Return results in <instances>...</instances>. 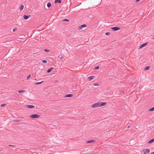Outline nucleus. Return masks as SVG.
Returning <instances> with one entry per match:
<instances>
[{"mask_svg":"<svg viewBox=\"0 0 154 154\" xmlns=\"http://www.w3.org/2000/svg\"><path fill=\"white\" fill-rule=\"evenodd\" d=\"M150 149L148 148L143 149L141 152L142 154H146L150 151Z\"/></svg>","mask_w":154,"mask_h":154,"instance_id":"obj_1","label":"nucleus"},{"mask_svg":"<svg viewBox=\"0 0 154 154\" xmlns=\"http://www.w3.org/2000/svg\"><path fill=\"white\" fill-rule=\"evenodd\" d=\"M100 102L95 103L92 105L91 107L95 108L97 107H100Z\"/></svg>","mask_w":154,"mask_h":154,"instance_id":"obj_2","label":"nucleus"},{"mask_svg":"<svg viewBox=\"0 0 154 154\" xmlns=\"http://www.w3.org/2000/svg\"><path fill=\"white\" fill-rule=\"evenodd\" d=\"M39 116L38 114H33L30 116V117L32 118H38L39 117Z\"/></svg>","mask_w":154,"mask_h":154,"instance_id":"obj_3","label":"nucleus"},{"mask_svg":"<svg viewBox=\"0 0 154 154\" xmlns=\"http://www.w3.org/2000/svg\"><path fill=\"white\" fill-rule=\"evenodd\" d=\"M111 29L114 31H116L120 29V28L118 27H111Z\"/></svg>","mask_w":154,"mask_h":154,"instance_id":"obj_4","label":"nucleus"},{"mask_svg":"<svg viewBox=\"0 0 154 154\" xmlns=\"http://www.w3.org/2000/svg\"><path fill=\"white\" fill-rule=\"evenodd\" d=\"M148 42H146L145 43H144L141 45H140V46L139 47V49L142 48H143V47L146 46L148 44Z\"/></svg>","mask_w":154,"mask_h":154,"instance_id":"obj_5","label":"nucleus"},{"mask_svg":"<svg viewBox=\"0 0 154 154\" xmlns=\"http://www.w3.org/2000/svg\"><path fill=\"white\" fill-rule=\"evenodd\" d=\"M87 26V25H86L85 24H84L82 25H81L79 27V29H82L83 28L86 27Z\"/></svg>","mask_w":154,"mask_h":154,"instance_id":"obj_6","label":"nucleus"},{"mask_svg":"<svg viewBox=\"0 0 154 154\" xmlns=\"http://www.w3.org/2000/svg\"><path fill=\"white\" fill-rule=\"evenodd\" d=\"M26 107L28 108H33L35 107V106L32 105H26Z\"/></svg>","mask_w":154,"mask_h":154,"instance_id":"obj_7","label":"nucleus"},{"mask_svg":"<svg viewBox=\"0 0 154 154\" xmlns=\"http://www.w3.org/2000/svg\"><path fill=\"white\" fill-rule=\"evenodd\" d=\"M30 16V15H24L23 16V18L25 20H27L29 18Z\"/></svg>","mask_w":154,"mask_h":154,"instance_id":"obj_8","label":"nucleus"},{"mask_svg":"<svg viewBox=\"0 0 154 154\" xmlns=\"http://www.w3.org/2000/svg\"><path fill=\"white\" fill-rule=\"evenodd\" d=\"M73 96V95L72 94H69L66 95L64 97H71Z\"/></svg>","mask_w":154,"mask_h":154,"instance_id":"obj_9","label":"nucleus"},{"mask_svg":"<svg viewBox=\"0 0 154 154\" xmlns=\"http://www.w3.org/2000/svg\"><path fill=\"white\" fill-rule=\"evenodd\" d=\"M100 107L101 106H104L106 104V102H101H101H100Z\"/></svg>","mask_w":154,"mask_h":154,"instance_id":"obj_10","label":"nucleus"},{"mask_svg":"<svg viewBox=\"0 0 154 154\" xmlns=\"http://www.w3.org/2000/svg\"><path fill=\"white\" fill-rule=\"evenodd\" d=\"M95 140H92L87 141L86 142V143H91L95 142Z\"/></svg>","mask_w":154,"mask_h":154,"instance_id":"obj_11","label":"nucleus"},{"mask_svg":"<svg viewBox=\"0 0 154 154\" xmlns=\"http://www.w3.org/2000/svg\"><path fill=\"white\" fill-rule=\"evenodd\" d=\"M54 69V68L53 67H51L49 69H48L47 71V72L48 73H49L53 69Z\"/></svg>","mask_w":154,"mask_h":154,"instance_id":"obj_12","label":"nucleus"},{"mask_svg":"<svg viewBox=\"0 0 154 154\" xmlns=\"http://www.w3.org/2000/svg\"><path fill=\"white\" fill-rule=\"evenodd\" d=\"M24 8V6L23 5H21L20 7V11H22Z\"/></svg>","mask_w":154,"mask_h":154,"instance_id":"obj_13","label":"nucleus"},{"mask_svg":"<svg viewBox=\"0 0 154 154\" xmlns=\"http://www.w3.org/2000/svg\"><path fill=\"white\" fill-rule=\"evenodd\" d=\"M154 142V138L152 139L148 142V143H151Z\"/></svg>","mask_w":154,"mask_h":154,"instance_id":"obj_14","label":"nucleus"},{"mask_svg":"<svg viewBox=\"0 0 154 154\" xmlns=\"http://www.w3.org/2000/svg\"><path fill=\"white\" fill-rule=\"evenodd\" d=\"M94 76H91L88 77V79L90 81H91L92 79H94Z\"/></svg>","mask_w":154,"mask_h":154,"instance_id":"obj_15","label":"nucleus"},{"mask_svg":"<svg viewBox=\"0 0 154 154\" xmlns=\"http://www.w3.org/2000/svg\"><path fill=\"white\" fill-rule=\"evenodd\" d=\"M54 2L55 3H60L61 2V0H55Z\"/></svg>","mask_w":154,"mask_h":154,"instance_id":"obj_16","label":"nucleus"},{"mask_svg":"<svg viewBox=\"0 0 154 154\" xmlns=\"http://www.w3.org/2000/svg\"><path fill=\"white\" fill-rule=\"evenodd\" d=\"M150 66H147L146 67H145V68H144V71L147 70L149 69H150Z\"/></svg>","mask_w":154,"mask_h":154,"instance_id":"obj_17","label":"nucleus"},{"mask_svg":"<svg viewBox=\"0 0 154 154\" xmlns=\"http://www.w3.org/2000/svg\"><path fill=\"white\" fill-rule=\"evenodd\" d=\"M47 6L48 8H49L51 6V3L50 2H48L47 4Z\"/></svg>","mask_w":154,"mask_h":154,"instance_id":"obj_18","label":"nucleus"},{"mask_svg":"<svg viewBox=\"0 0 154 154\" xmlns=\"http://www.w3.org/2000/svg\"><path fill=\"white\" fill-rule=\"evenodd\" d=\"M25 91L24 90H19L18 91V92L19 93H21L24 92Z\"/></svg>","mask_w":154,"mask_h":154,"instance_id":"obj_19","label":"nucleus"},{"mask_svg":"<svg viewBox=\"0 0 154 154\" xmlns=\"http://www.w3.org/2000/svg\"><path fill=\"white\" fill-rule=\"evenodd\" d=\"M154 111V107H152L149 109V111Z\"/></svg>","mask_w":154,"mask_h":154,"instance_id":"obj_20","label":"nucleus"},{"mask_svg":"<svg viewBox=\"0 0 154 154\" xmlns=\"http://www.w3.org/2000/svg\"><path fill=\"white\" fill-rule=\"evenodd\" d=\"M63 21H65V22H69V20L67 19H65L63 20Z\"/></svg>","mask_w":154,"mask_h":154,"instance_id":"obj_21","label":"nucleus"},{"mask_svg":"<svg viewBox=\"0 0 154 154\" xmlns=\"http://www.w3.org/2000/svg\"><path fill=\"white\" fill-rule=\"evenodd\" d=\"M43 82V81H42V82H36L35 83V85H38V84H41V83H42Z\"/></svg>","mask_w":154,"mask_h":154,"instance_id":"obj_22","label":"nucleus"},{"mask_svg":"<svg viewBox=\"0 0 154 154\" xmlns=\"http://www.w3.org/2000/svg\"><path fill=\"white\" fill-rule=\"evenodd\" d=\"M59 57L60 58V59L61 60H62L63 58V57L62 56H59Z\"/></svg>","mask_w":154,"mask_h":154,"instance_id":"obj_23","label":"nucleus"},{"mask_svg":"<svg viewBox=\"0 0 154 154\" xmlns=\"http://www.w3.org/2000/svg\"><path fill=\"white\" fill-rule=\"evenodd\" d=\"M99 66H96L94 68V69L95 70H97L98 69H99Z\"/></svg>","mask_w":154,"mask_h":154,"instance_id":"obj_24","label":"nucleus"},{"mask_svg":"<svg viewBox=\"0 0 154 154\" xmlns=\"http://www.w3.org/2000/svg\"><path fill=\"white\" fill-rule=\"evenodd\" d=\"M44 51L45 52H48L49 51V50L48 49H45L44 50Z\"/></svg>","mask_w":154,"mask_h":154,"instance_id":"obj_25","label":"nucleus"},{"mask_svg":"<svg viewBox=\"0 0 154 154\" xmlns=\"http://www.w3.org/2000/svg\"><path fill=\"white\" fill-rule=\"evenodd\" d=\"M110 34V33L109 32H106V33H105V35H109Z\"/></svg>","mask_w":154,"mask_h":154,"instance_id":"obj_26","label":"nucleus"},{"mask_svg":"<svg viewBox=\"0 0 154 154\" xmlns=\"http://www.w3.org/2000/svg\"><path fill=\"white\" fill-rule=\"evenodd\" d=\"M42 62L44 63H46L47 62V61L46 60H42Z\"/></svg>","mask_w":154,"mask_h":154,"instance_id":"obj_27","label":"nucleus"},{"mask_svg":"<svg viewBox=\"0 0 154 154\" xmlns=\"http://www.w3.org/2000/svg\"><path fill=\"white\" fill-rule=\"evenodd\" d=\"M6 105V104H2L1 105V107H3V106H5Z\"/></svg>","mask_w":154,"mask_h":154,"instance_id":"obj_28","label":"nucleus"},{"mask_svg":"<svg viewBox=\"0 0 154 154\" xmlns=\"http://www.w3.org/2000/svg\"><path fill=\"white\" fill-rule=\"evenodd\" d=\"M17 28H15L13 29V31L14 32L16 31H17Z\"/></svg>","mask_w":154,"mask_h":154,"instance_id":"obj_29","label":"nucleus"},{"mask_svg":"<svg viewBox=\"0 0 154 154\" xmlns=\"http://www.w3.org/2000/svg\"><path fill=\"white\" fill-rule=\"evenodd\" d=\"M31 75H29L27 77V79H28L30 77Z\"/></svg>","mask_w":154,"mask_h":154,"instance_id":"obj_30","label":"nucleus"},{"mask_svg":"<svg viewBox=\"0 0 154 154\" xmlns=\"http://www.w3.org/2000/svg\"><path fill=\"white\" fill-rule=\"evenodd\" d=\"M99 85V84L98 83H94V86H98V85Z\"/></svg>","mask_w":154,"mask_h":154,"instance_id":"obj_31","label":"nucleus"},{"mask_svg":"<svg viewBox=\"0 0 154 154\" xmlns=\"http://www.w3.org/2000/svg\"><path fill=\"white\" fill-rule=\"evenodd\" d=\"M150 154H154V151L151 152Z\"/></svg>","mask_w":154,"mask_h":154,"instance_id":"obj_32","label":"nucleus"},{"mask_svg":"<svg viewBox=\"0 0 154 154\" xmlns=\"http://www.w3.org/2000/svg\"><path fill=\"white\" fill-rule=\"evenodd\" d=\"M9 146H14V145H9Z\"/></svg>","mask_w":154,"mask_h":154,"instance_id":"obj_33","label":"nucleus"},{"mask_svg":"<svg viewBox=\"0 0 154 154\" xmlns=\"http://www.w3.org/2000/svg\"><path fill=\"white\" fill-rule=\"evenodd\" d=\"M14 121H17V122H18L19 121L18 120H15Z\"/></svg>","mask_w":154,"mask_h":154,"instance_id":"obj_34","label":"nucleus"},{"mask_svg":"<svg viewBox=\"0 0 154 154\" xmlns=\"http://www.w3.org/2000/svg\"><path fill=\"white\" fill-rule=\"evenodd\" d=\"M140 0H136V2H138L139 1H140Z\"/></svg>","mask_w":154,"mask_h":154,"instance_id":"obj_35","label":"nucleus"},{"mask_svg":"<svg viewBox=\"0 0 154 154\" xmlns=\"http://www.w3.org/2000/svg\"><path fill=\"white\" fill-rule=\"evenodd\" d=\"M130 127V126H128V128H129V127Z\"/></svg>","mask_w":154,"mask_h":154,"instance_id":"obj_36","label":"nucleus"}]
</instances>
